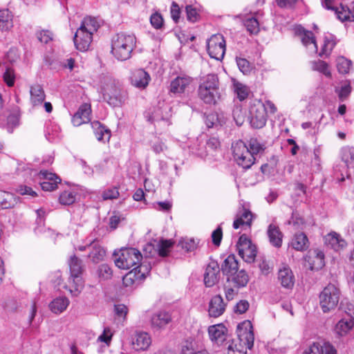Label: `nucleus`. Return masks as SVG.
I'll list each match as a JSON object with an SVG mask.
<instances>
[{"instance_id": "obj_1", "label": "nucleus", "mask_w": 354, "mask_h": 354, "mask_svg": "<svg viewBox=\"0 0 354 354\" xmlns=\"http://www.w3.org/2000/svg\"><path fill=\"white\" fill-rule=\"evenodd\" d=\"M101 90L104 100L113 107H121L128 100L127 91L111 77H104Z\"/></svg>"}, {"instance_id": "obj_2", "label": "nucleus", "mask_w": 354, "mask_h": 354, "mask_svg": "<svg viewBox=\"0 0 354 354\" xmlns=\"http://www.w3.org/2000/svg\"><path fill=\"white\" fill-rule=\"evenodd\" d=\"M199 98L207 104H216L221 100L222 90L220 88L219 80L216 74L205 76L198 89Z\"/></svg>"}, {"instance_id": "obj_3", "label": "nucleus", "mask_w": 354, "mask_h": 354, "mask_svg": "<svg viewBox=\"0 0 354 354\" xmlns=\"http://www.w3.org/2000/svg\"><path fill=\"white\" fill-rule=\"evenodd\" d=\"M100 24L97 19L92 17H86L77 29L73 41L74 44H91L93 34L97 31Z\"/></svg>"}, {"instance_id": "obj_4", "label": "nucleus", "mask_w": 354, "mask_h": 354, "mask_svg": "<svg viewBox=\"0 0 354 354\" xmlns=\"http://www.w3.org/2000/svg\"><path fill=\"white\" fill-rule=\"evenodd\" d=\"M115 264L120 269L128 270L133 266H142L140 261L142 259L140 252L133 248H122L118 252H114Z\"/></svg>"}, {"instance_id": "obj_5", "label": "nucleus", "mask_w": 354, "mask_h": 354, "mask_svg": "<svg viewBox=\"0 0 354 354\" xmlns=\"http://www.w3.org/2000/svg\"><path fill=\"white\" fill-rule=\"evenodd\" d=\"M341 292L334 284L329 283L320 292L319 305L324 313H328L336 308L338 305Z\"/></svg>"}, {"instance_id": "obj_6", "label": "nucleus", "mask_w": 354, "mask_h": 354, "mask_svg": "<svg viewBox=\"0 0 354 354\" xmlns=\"http://www.w3.org/2000/svg\"><path fill=\"white\" fill-rule=\"evenodd\" d=\"M233 156L236 163L244 169L250 168L256 161L248 145L242 140H238L232 145Z\"/></svg>"}, {"instance_id": "obj_7", "label": "nucleus", "mask_w": 354, "mask_h": 354, "mask_svg": "<svg viewBox=\"0 0 354 354\" xmlns=\"http://www.w3.org/2000/svg\"><path fill=\"white\" fill-rule=\"evenodd\" d=\"M250 122L256 129L263 127L267 122L266 108L264 103L259 100H254L250 106Z\"/></svg>"}, {"instance_id": "obj_8", "label": "nucleus", "mask_w": 354, "mask_h": 354, "mask_svg": "<svg viewBox=\"0 0 354 354\" xmlns=\"http://www.w3.org/2000/svg\"><path fill=\"white\" fill-rule=\"evenodd\" d=\"M71 277L69 283H73L75 286V290L80 292L84 286L82 274L84 270L82 261L75 255L71 256L68 260Z\"/></svg>"}, {"instance_id": "obj_9", "label": "nucleus", "mask_w": 354, "mask_h": 354, "mask_svg": "<svg viewBox=\"0 0 354 354\" xmlns=\"http://www.w3.org/2000/svg\"><path fill=\"white\" fill-rule=\"evenodd\" d=\"M239 256L246 262H253L257 256V247L245 234H242L236 244Z\"/></svg>"}, {"instance_id": "obj_10", "label": "nucleus", "mask_w": 354, "mask_h": 354, "mask_svg": "<svg viewBox=\"0 0 354 354\" xmlns=\"http://www.w3.org/2000/svg\"><path fill=\"white\" fill-rule=\"evenodd\" d=\"M322 4L326 9L334 11L339 20L354 21V10L352 8V3L350 8L342 4L337 7L335 6L333 0H322Z\"/></svg>"}, {"instance_id": "obj_11", "label": "nucleus", "mask_w": 354, "mask_h": 354, "mask_svg": "<svg viewBox=\"0 0 354 354\" xmlns=\"http://www.w3.org/2000/svg\"><path fill=\"white\" fill-rule=\"evenodd\" d=\"M220 277V268L216 261H211L204 274V283L207 287H212L218 283Z\"/></svg>"}, {"instance_id": "obj_12", "label": "nucleus", "mask_w": 354, "mask_h": 354, "mask_svg": "<svg viewBox=\"0 0 354 354\" xmlns=\"http://www.w3.org/2000/svg\"><path fill=\"white\" fill-rule=\"evenodd\" d=\"M305 259L312 270H319L324 266V254L319 249L310 250Z\"/></svg>"}, {"instance_id": "obj_13", "label": "nucleus", "mask_w": 354, "mask_h": 354, "mask_svg": "<svg viewBox=\"0 0 354 354\" xmlns=\"http://www.w3.org/2000/svg\"><path fill=\"white\" fill-rule=\"evenodd\" d=\"M145 268V270H147L145 266H136L127 274H126L122 279V282L124 286L131 287L135 284H138L142 279H145V272L142 271V269Z\"/></svg>"}, {"instance_id": "obj_14", "label": "nucleus", "mask_w": 354, "mask_h": 354, "mask_svg": "<svg viewBox=\"0 0 354 354\" xmlns=\"http://www.w3.org/2000/svg\"><path fill=\"white\" fill-rule=\"evenodd\" d=\"M227 328L225 326L221 324L210 326L208 328V333L210 339L217 345H223L225 342H227Z\"/></svg>"}, {"instance_id": "obj_15", "label": "nucleus", "mask_w": 354, "mask_h": 354, "mask_svg": "<svg viewBox=\"0 0 354 354\" xmlns=\"http://www.w3.org/2000/svg\"><path fill=\"white\" fill-rule=\"evenodd\" d=\"M171 320V316L169 313L159 311L151 316L150 320L151 327L156 330H163Z\"/></svg>"}, {"instance_id": "obj_16", "label": "nucleus", "mask_w": 354, "mask_h": 354, "mask_svg": "<svg viewBox=\"0 0 354 354\" xmlns=\"http://www.w3.org/2000/svg\"><path fill=\"white\" fill-rule=\"evenodd\" d=\"M150 80V75L142 68L133 71L130 77L131 84L138 88H146Z\"/></svg>"}, {"instance_id": "obj_17", "label": "nucleus", "mask_w": 354, "mask_h": 354, "mask_svg": "<svg viewBox=\"0 0 354 354\" xmlns=\"http://www.w3.org/2000/svg\"><path fill=\"white\" fill-rule=\"evenodd\" d=\"M225 306L226 304L221 295L214 296L209 303L208 313L209 316L213 317L221 316L225 312Z\"/></svg>"}, {"instance_id": "obj_18", "label": "nucleus", "mask_w": 354, "mask_h": 354, "mask_svg": "<svg viewBox=\"0 0 354 354\" xmlns=\"http://www.w3.org/2000/svg\"><path fill=\"white\" fill-rule=\"evenodd\" d=\"M151 344V336L146 332H136L132 339V344L136 351H146Z\"/></svg>"}, {"instance_id": "obj_19", "label": "nucleus", "mask_w": 354, "mask_h": 354, "mask_svg": "<svg viewBox=\"0 0 354 354\" xmlns=\"http://www.w3.org/2000/svg\"><path fill=\"white\" fill-rule=\"evenodd\" d=\"M192 78L187 75L178 76L171 81L170 91L174 93H184L186 88L192 82Z\"/></svg>"}, {"instance_id": "obj_20", "label": "nucleus", "mask_w": 354, "mask_h": 354, "mask_svg": "<svg viewBox=\"0 0 354 354\" xmlns=\"http://www.w3.org/2000/svg\"><path fill=\"white\" fill-rule=\"evenodd\" d=\"M90 114L91 106L88 104H84L81 105L72 118V122L73 125L78 127L82 124L87 122L89 121Z\"/></svg>"}, {"instance_id": "obj_21", "label": "nucleus", "mask_w": 354, "mask_h": 354, "mask_svg": "<svg viewBox=\"0 0 354 354\" xmlns=\"http://www.w3.org/2000/svg\"><path fill=\"white\" fill-rule=\"evenodd\" d=\"M88 249L90 250L88 257L93 263H97L104 260L106 250L98 241H93L88 244Z\"/></svg>"}, {"instance_id": "obj_22", "label": "nucleus", "mask_w": 354, "mask_h": 354, "mask_svg": "<svg viewBox=\"0 0 354 354\" xmlns=\"http://www.w3.org/2000/svg\"><path fill=\"white\" fill-rule=\"evenodd\" d=\"M252 219V212L243 207L236 214V218L233 223V227L238 229L241 225L250 226Z\"/></svg>"}, {"instance_id": "obj_23", "label": "nucleus", "mask_w": 354, "mask_h": 354, "mask_svg": "<svg viewBox=\"0 0 354 354\" xmlns=\"http://www.w3.org/2000/svg\"><path fill=\"white\" fill-rule=\"evenodd\" d=\"M294 33L296 36L300 37L304 44H317L316 38L313 32L306 30L301 25L295 26Z\"/></svg>"}, {"instance_id": "obj_24", "label": "nucleus", "mask_w": 354, "mask_h": 354, "mask_svg": "<svg viewBox=\"0 0 354 354\" xmlns=\"http://www.w3.org/2000/svg\"><path fill=\"white\" fill-rule=\"evenodd\" d=\"M249 281V277L245 270H241L237 271L230 277H227V281L228 283H232L234 288H240L245 287Z\"/></svg>"}, {"instance_id": "obj_25", "label": "nucleus", "mask_w": 354, "mask_h": 354, "mask_svg": "<svg viewBox=\"0 0 354 354\" xmlns=\"http://www.w3.org/2000/svg\"><path fill=\"white\" fill-rule=\"evenodd\" d=\"M91 124L97 140H109L111 138V131L108 128L104 126L99 121H93Z\"/></svg>"}, {"instance_id": "obj_26", "label": "nucleus", "mask_w": 354, "mask_h": 354, "mask_svg": "<svg viewBox=\"0 0 354 354\" xmlns=\"http://www.w3.org/2000/svg\"><path fill=\"white\" fill-rule=\"evenodd\" d=\"M278 279L281 286L287 288H292L295 283L292 272L288 267H283L279 270Z\"/></svg>"}, {"instance_id": "obj_27", "label": "nucleus", "mask_w": 354, "mask_h": 354, "mask_svg": "<svg viewBox=\"0 0 354 354\" xmlns=\"http://www.w3.org/2000/svg\"><path fill=\"white\" fill-rule=\"evenodd\" d=\"M239 270L238 261L234 255L228 256L223 261L221 266V270L223 273L227 277H230L231 274H234Z\"/></svg>"}, {"instance_id": "obj_28", "label": "nucleus", "mask_w": 354, "mask_h": 354, "mask_svg": "<svg viewBox=\"0 0 354 354\" xmlns=\"http://www.w3.org/2000/svg\"><path fill=\"white\" fill-rule=\"evenodd\" d=\"M267 233L270 243L276 248H280L282 244L283 235L279 228L273 224H270L268 226Z\"/></svg>"}, {"instance_id": "obj_29", "label": "nucleus", "mask_w": 354, "mask_h": 354, "mask_svg": "<svg viewBox=\"0 0 354 354\" xmlns=\"http://www.w3.org/2000/svg\"><path fill=\"white\" fill-rule=\"evenodd\" d=\"M132 46H112L111 53L119 61H124L131 57Z\"/></svg>"}, {"instance_id": "obj_30", "label": "nucleus", "mask_w": 354, "mask_h": 354, "mask_svg": "<svg viewBox=\"0 0 354 354\" xmlns=\"http://www.w3.org/2000/svg\"><path fill=\"white\" fill-rule=\"evenodd\" d=\"M324 239L325 244L330 246L335 250L342 249L346 245L344 240L342 239L336 232L329 233Z\"/></svg>"}, {"instance_id": "obj_31", "label": "nucleus", "mask_w": 354, "mask_h": 354, "mask_svg": "<svg viewBox=\"0 0 354 354\" xmlns=\"http://www.w3.org/2000/svg\"><path fill=\"white\" fill-rule=\"evenodd\" d=\"M30 101L34 106L41 104L45 100V93L39 84H35L30 87Z\"/></svg>"}, {"instance_id": "obj_32", "label": "nucleus", "mask_w": 354, "mask_h": 354, "mask_svg": "<svg viewBox=\"0 0 354 354\" xmlns=\"http://www.w3.org/2000/svg\"><path fill=\"white\" fill-rule=\"evenodd\" d=\"M13 26L12 15L8 9L0 10V30L8 31Z\"/></svg>"}, {"instance_id": "obj_33", "label": "nucleus", "mask_w": 354, "mask_h": 354, "mask_svg": "<svg viewBox=\"0 0 354 354\" xmlns=\"http://www.w3.org/2000/svg\"><path fill=\"white\" fill-rule=\"evenodd\" d=\"M18 203L17 197L6 192H0V207L2 209L13 208Z\"/></svg>"}, {"instance_id": "obj_34", "label": "nucleus", "mask_w": 354, "mask_h": 354, "mask_svg": "<svg viewBox=\"0 0 354 354\" xmlns=\"http://www.w3.org/2000/svg\"><path fill=\"white\" fill-rule=\"evenodd\" d=\"M308 239L306 235L300 232L296 234L292 239L291 246L296 250L303 251L308 248Z\"/></svg>"}, {"instance_id": "obj_35", "label": "nucleus", "mask_w": 354, "mask_h": 354, "mask_svg": "<svg viewBox=\"0 0 354 354\" xmlns=\"http://www.w3.org/2000/svg\"><path fill=\"white\" fill-rule=\"evenodd\" d=\"M35 36L37 41L41 44H48L57 41L56 35L50 30L38 29L35 32Z\"/></svg>"}, {"instance_id": "obj_36", "label": "nucleus", "mask_w": 354, "mask_h": 354, "mask_svg": "<svg viewBox=\"0 0 354 354\" xmlns=\"http://www.w3.org/2000/svg\"><path fill=\"white\" fill-rule=\"evenodd\" d=\"M68 304L69 300L65 297H61L52 301L49 306L52 312L57 314L65 310Z\"/></svg>"}, {"instance_id": "obj_37", "label": "nucleus", "mask_w": 354, "mask_h": 354, "mask_svg": "<svg viewBox=\"0 0 354 354\" xmlns=\"http://www.w3.org/2000/svg\"><path fill=\"white\" fill-rule=\"evenodd\" d=\"M353 324V320L351 317L343 318L336 324L335 331L339 335L344 336L352 329Z\"/></svg>"}, {"instance_id": "obj_38", "label": "nucleus", "mask_w": 354, "mask_h": 354, "mask_svg": "<svg viewBox=\"0 0 354 354\" xmlns=\"http://www.w3.org/2000/svg\"><path fill=\"white\" fill-rule=\"evenodd\" d=\"M113 42L119 44H136L137 39L133 33L120 32L113 37Z\"/></svg>"}, {"instance_id": "obj_39", "label": "nucleus", "mask_w": 354, "mask_h": 354, "mask_svg": "<svg viewBox=\"0 0 354 354\" xmlns=\"http://www.w3.org/2000/svg\"><path fill=\"white\" fill-rule=\"evenodd\" d=\"M226 46H206L207 53L211 58L221 60L225 53Z\"/></svg>"}, {"instance_id": "obj_40", "label": "nucleus", "mask_w": 354, "mask_h": 354, "mask_svg": "<svg viewBox=\"0 0 354 354\" xmlns=\"http://www.w3.org/2000/svg\"><path fill=\"white\" fill-rule=\"evenodd\" d=\"M336 65L339 73L347 74L351 68L352 62L344 57H339L336 60Z\"/></svg>"}, {"instance_id": "obj_41", "label": "nucleus", "mask_w": 354, "mask_h": 354, "mask_svg": "<svg viewBox=\"0 0 354 354\" xmlns=\"http://www.w3.org/2000/svg\"><path fill=\"white\" fill-rule=\"evenodd\" d=\"M174 245L171 240H161L156 245V250L160 257H167Z\"/></svg>"}, {"instance_id": "obj_42", "label": "nucleus", "mask_w": 354, "mask_h": 354, "mask_svg": "<svg viewBox=\"0 0 354 354\" xmlns=\"http://www.w3.org/2000/svg\"><path fill=\"white\" fill-rule=\"evenodd\" d=\"M341 157L342 161L347 167L352 165L354 162V148L350 147H345L342 149Z\"/></svg>"}, {"instance_id": "obj_43", "label": "nucleus", "mask_w": 354, "mask_h": 354, "mask_svg": "<svg viewBox=\"0 0 354 354\" xmlns=\"http://www.w3.org/2000/svg\"><path fill=\"white\" fill-rule=\"evenodd\" d=\"M351 90L350 82L346 81L342 83L340 87L335 88V91L338 95L339 100L344 101L350 95Z\"/></svg>"}, {"instance_id": "obj_44", "label": "nucleus", "mask_w": 354, "mask_h": 354, "mask_svg": "<svg viewBox=\"0 0 354 354\" xmlns=\"http://www.w3.org/2000/svg\"><path fill=\"white\" fill-rule=\"evenodd\" d=\"M76 195L74 192L66 190L61 193L59 201L62 205H70L75 201Z\"/></svg>"}, {"instance_id": "obj_45", "label": "nucleus", "mask_w": 354, "mask_h": 354, "mask_svg": "<svg viewBox=\"0 0 354 354\" xmlns=\"http://www.w3.org/2000/svg\"><path fill=\"white\" fill-rule=\"evenodd\" d=\"M312 68L313 71H319L328 77L331 76V73L328 69V64L322 60L315 61L312 62Z\"/></svg>"}, {"instance_id": "obj_46", "label": "nucleus", "mask_w": 354, "mask_h": 354, "mask_svg": "<svg viewBox=\"0 0 354 354\" xmlns=\"http://www.w3.org/2000/svg\"><path fill=\"white\" fill-rule=\"evenodd\" d=\"M247 326L250 327V330L248 331L245 330L243 332V334H241L240 336L243 337L245 342L244 344L247 346V348L249 349H252L254 345V334L252 330V326L251 324V322L248 321L247 322L244 323Z\"/></svg>"}, {"instance_id": "obj_47", "label": "nucleus", "mask_w": 354, "mask_h": 354, "mask_svg": "<svg viewBox=\"0 0 354 354\" xmlns=\"http://www.w3.org/2000/svg\"><path fill=\"white\" fill-rule=\"evenodd\" d=\"M97 274L101 279L109 280L113 276V271L108 264L103 263L98 267Z\"/></svg>"}, {"instance_id": "obj_48", "label": "nucleus", "mask_w": 354, "mask_h": 354, "mask_svg": "<svg viewBox=\"0 0 354 354\" xmlns=\"http://www.w3.org/2000/svg\"><path fill=\"white\" fill-rule=\"evenodd\" d=\"M247 145L253 157H256V156L263 152L264 150L263 145H261L256 139H250Z\"/></svg>"}, {"instance_id": "obj_49", "label": "nucleus", "mask_w": 354, "mask_h": 354, "mask_svg": "<svg viewBox=\"0 0 354 354\" xmlns=\"http://www.w3.org/2000/svg\"><path fill=\"white\" fill-rule=\"evenodd\" d=\"M245 26L251 34H256L259 30V24L257 19L251 17L245 21Z\"/></svg>"}, {"instance_id": "obj_50", "label": "nucleus", "mask_w": 354, "mask_h": 354, "mask_svg": "<svg viewBox=\"0 0 354 354\" xmlns=\"http://www.w3.org/2000/svg\"><path fill=\"white\" fill-rule=\"evenodd\" d=\"M178 245L186 252L193 251L196 248V243L193 239H183Z\"/></svg>"}, {"instance_id": "obj_51", "label": "nucleus", "mask_w": 354, "mask_h": 354, "mask_svg": "<svg viewBox=\"0 0 354 354\" xmlns=\"http://www.w3.org/2000/svg\"><path fill=\"white\" fill-rule=\"evenodd\" d=\"M3 79L5 83L10 87L14 86L15 81V71L11 68H7L3 73Z\"/></svg>"}, {"instance_id": "obj_52", "label": "nucleus", "mask_w": 354, "mask_h": 354, "mask_svg": "<svg viewBox=\"0 0 354 354\" xmlns=\"http://www.w3.org/2000/svg\"><path fill=\"white\" fill-rule=\"evenodd\" d=\"M319 344L318 354H336L337 351L329 342H323L322 344L317 343Z\"/></svg>"}, {"instance_id": "obj_53", "label": "nucleus", "mask_w": 354, "mask_h": 354, "mask_svg": "<svg viewBox=\"0 0 354 354\" xmlns=\"http://www.w3.org/2000/svg\"><path fill=\"white\" fill-rule=\"evenodd\" d=\"M150 23L156 29L160 28L163 25V19L162 15L158 12L152 14L150 17Z\"/></svg>"}, {"instance_id": "obj_54", "label": "nucleus", "mask_w": 354, "mask_h": 354, "mask_svg": "<svg viewBox=\"0 0 354 354\" xmlns=\"http://www.w3.org/2000/svg\"><path fill=\"white\" fill-rule=\"evenodd\" d=\"M236 64L240 71L244 73L248 74L251 71L250 62L244 58H236Z\"/></svg>"}, {"instance_id": "obj_55", "label": "nucleus", "mask_w": 354, "mask_h": 354, "mask_svg": "<svg viewBox=\"0 0 354 354\" xmlns=\"http://www.w3.org/2000/svg\"><path fill=\"white\" fill-rule=\"evenodd\" d=\"M235 89L238 98L241 101L244 100L245 98H247L249 93L248 88L247 86L241 84H236L235 85Z\"/></svg>"}, {"instance_id": "obj_56", "label": "nucleus", "mask_w": 354, "mask_h": 354, "mask_svg": "<svg viewBox=\"0 0 354 354\" xmlns=\"http://www.w3.org/2000/svg\"><path fill=\"white\" fill-rule=\"evenodd\" d=\"M55 180V181L53 182H48V181H43L40 183V185L41 189L44 191L47 192H52L55 190L57 188L58 184H59L62 181L61 179Z\"/></svg>"}, {"instance_id": "obj_57", "label": "nucleus", "mask_w": 354, "mask_h": 354, "mask_svg": "<svg viewBox=\"0 0 354 354\" xmlns=\"http://www.w3.org/2000/svg\"><path fill=\"white\" fill-rule=\"evenodd\" d=\"M318 47L319 46H313V52L317 53L320 57H328L333 50L332 46H320V49Z\"/></svg>"}, {"instance_id": "obj_58", "label": "nucleus", "mask_w": 354, "mask_h": 354, "mask_svg": "<svg viewBox=\"0 0 354 354\" xmlns=\"http://www.w3.org/2000/svg\"><path fill=\"white\" fill-rule=\"evenodd\" d=\"M185 10L187 12V19L188 21L191 22H195L198 20V13L195 8H193L192 6L187 5L185 7Z\"/></svg>"}, {"instance_id": "obj_59", "label": "nucleus", "mask_w": 354, "mask_h": 354, "mask_svg": "<svg viewBox=\"0 0 354 354\" xmlns=\"http://www.w3.org/2000/svg\"><path fill=\"white\" fill-rule=\"evenodd\" d=\"M119 196V192L117 187H112L105 190L102 193V198L104 200H111L117 198Z\"/></svg>"}, {"instance_id": "obj_60", "label": "nucleus", "mask_w": 354, "mask_h": 354, "mask_svg": "<svg viewBox=\"0 0 354 354\" xmlns=\"http://www.w3.org/2000/svg\"><path fill=\"white\" fill-rule=\"evenodd\" d=\"M223 238L222 228L219 226L212 233V243L216 246H219Z\"/></svg>"}, {"instance_id": "obj_61", "label": "nucleus", "mask_w": 354, "mask_h": 354, "mask_svg": "<svg viewBox=\"0 0 354 354\" xmlns=\"http://www.w3.org/2000/svg\"><path fill=\"white\" fill-rule=\"evenodd\" d=\"M114 311L115 315L124 321L128 313V308L124 304H116L114 306Z\"/></svg>"}, {"instance_id": "obj_62", "label": "nucleus", "mask_w": 354, "mask_h": 354, "mask_svg": "<svg viewBox=\"0 0 354 354\" xmlns=\"http://www.w3.org/2000/svg\"><path fill=\"white\" fill-rule=\"evenodd\" d=\"M225 345H227V354H245V352L239 348L237 344H234L233 341H227Z\"/></svg>"}, {"instance_id": "obj_63", "label": "nucleus", "mask_w": 354, "mask_h": 354, "mask_svg": "<svg viewBox=\"0 0 354 354\" xmlns=\"http://www.w3.org/2000/svg\"><path fill=\"white\" fill-rule=\"evenodd\" d=\"M39 176L41 179L48 182H53L55 181V180H59L58 179H61L55 174H53L47 171H41L39 174Z\"/></svg>"}, {"instance_id": "obj_64", "label": "nucleus", "mask_w": 354, "mask_h": 354, "mask_svg": "<svg viewBox=\"0 0 354 354\" xmlns=\"http://www.w3.org/2000/svg\"><path fill=\"white\" fill-rule=\"evenodd\" d=\"M112 335L113 333H111L110 328L106 327L104 328L102 334L98 337L97 339L100 342L109 344L111 340Z\"/></svg>"}]
</instances>
